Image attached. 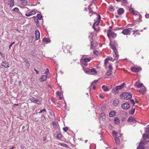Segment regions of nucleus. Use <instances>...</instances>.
Listing matches in <instances>:
<instances>
[{
    "mask_svg": "<svg viewBox=\"0 0 149 149\" xmlns=\"http://www.w3.org/2000/svg\"><path fill=\"white\" fill-rule=\"evenodd\" d=\"M120 97L122 99L127 100L132 97V95L129 93H124L120 95Z\"/></svg>",
    "mask_w": 149,
    "mask_h": 149,
    "instance_id": "f257e3e1",
    "label": "nucleus"
},
{
    "mask_svg": "<svg viewBox=\"0 0 149 149\" xmlns=\"http://www.w3.org/2000/svg\"><path fill=\"white\" fill-rule=\"evenodd\" d=\"M107 35L108 38H110V36L113 38H114L116 37V34L110 30H107Z\"/></svg>",
    "mask_w": 149,
    "mask_h": 149,
    "instance_id": "f03ea898",
    "label": "nucleus"
},
{
    "mask_svg": "<svg viewBox=\"0 0 149 149\" xmlns=\"http://www.w3.org/2000/svg\"><path fill=\"white\" fill-rule=\"evenodd\" d=\"M132 29L130 28H128L127 29H125L123 30L122 33L125 35H130V32L132 30Z\"/></svg>",
    "mask_w": 149,
    "mask_h": 149,
    "instance_id": "7ed1b4c3",
    "label": "nucleus"
},
{
    "mask_svg": "<svg viewBox=\"0 0 149 149\" xmlns=\"http://www.w3.org/2000/svg\"><path fill=\"white\" fill-rule=\"evenodd\" d=\"M121 107L123 109L127 110L130 108V106L129 103H126L123 104L121 105Z\"/></svg>",
    "mask_w": 149,
    "mask_h": 149,
    "instance_id": "20e7f679",
    "label": "nucleus"
},
{
    "mask_svg": "<svg viewBox=\"0 0 149 149\" xmlns=\"http://www.w3.org/2000/svg\"><path fill=\"white\" fill-rule=\"evenodd\" d=\"M98 17L97 19L96 22H95L94 24L93 28L95 30H96L95 29V26H97L99 24L100 21L101 19V17L100 15H98Z\"/></svg>",
    "mask_w": 149,
    "mask_h": 149,
    "instance_id": "39448f33",
    "label": "nucleus"
},
{
    "mask_svg": "<svg viewBox=\"0 0 149 149\" xmlns=\"http://www.w3.org/2000/svg\"><path fill=\"white\" fill-rule=\"evenodd\" d=\"M14 1L13 0H9L8 2V5L9 6V8H12V7L14 5Z\"/></svg>",
    "mask_w": 149,
    "mask_h": 149,
    "instance_id": "423d86ee",
    "label": "nucleus"
},
{
    "mask_svg": "<svg viewBox=\"0 0 149 149\" xmlns=\"http://www.w3.org/2000/svg\"><path fill=\"white\" fill-rule=\"evenodd\" d=\"M23 60L24 62L26 63V68H29L30 67V63L29 62V61H28V60L27 59H26L25 58H23Z\"/></svg>",
    "mask_w": 149,
    "mask_h": 149,
    "instance_id": "0eeeda50",
    "label": "nucleus"
},
{
    "mask_svg": "<svg viewBox=\"0 0 149 149\" xmlns=\"http://www.w3.org/2000/svg\"><path fill=\"white\" fill-rule=\"evenodd\" d=\"M36 12L35 10H32L29 13H27L26 14V16L27 17L31 16L33 15L36 14Z\"/></svg>",
    "mask_w": 149,
    "mask_h": 149,
    "instance_id": "6e6552de",
    "label": "nucleus"
},
{
    "mask_svg": "<svg viewBox=\"0 0 149 149\" xmlns=\"http://www.w3.org/2000/svg\"><path fill=\"white\" fill-rule=\"evenodd\" d=\"M144 143L141 141L140 143V144L137 147V149H145L144 147L143 146Z\"/></svg>",
    "mask_w": 149,
    "mask_h": 149,
    "instance_id": "1a4fd4ad",
    "label": "nucleus"
},
{
    "mask_svg": "<svg viewBox=\"0 0 149 149\" xmlns=\"http://www.w3.org/2000/svg\"><path fill=\"white\" fill-rule=\"evenodd\" d=\"M131 69L132 71L136 72H139L140 69V68L136 67H132Z\"/></svg>",
    "mask_w": 149,
    "mask_h": 149,
    "instance_id": "9d476101",
    "label": "nucleus"
},
{
    "mask_svg": "<svg viewBox=\"0 0 149 149\" xmlns=\"http://www.w3.org/2000/svg\"><path fill=\"white\" fill-rule=\"evenodd\" d=\"M135 85L138 88H140L143 86L142 83H140L138 81L136 82Z\"/></svg>",
    "mask_w": 149,
    "mask_h": 149,
    "instance_id": "9b49d317",
    "label": "nucleus"
},
{
    "mask_svg": "<svg viewBox=\"0 0 149 149\" xmlns=\"http://www.w3.org/2000/svg\"><path fill=\"white\" fill-rule=\"evenodd\" d=\"M134 15H136L139 14V12H137L136 10H129Z\"/></svg>",
    "mask_w": 149,
    "mask_h": 149,
    "instance_id": "f8f14e48",
    "label": "nucleus"
},
{
    "mask_svg": "<svg viewBox=\"0 0 149 149\" xmlns=\"http://www.w3.org/2000/svg\"><path fill=\"white\" fill-rule=\"evenodd\" d=\"M141 87L142 88L140 90H139V91L141 93L143 94L144 93H145L146 90L145 87L144 86H143Z\"/></svg>",
    "mask_w": 149,
    "mask_h": 149,
    "instance_id": "ddd939ff",
    "label": "nucleus"
},
{
    "mask_svg": "<svg viewBox=\"0 0 149 149\" xmlns=\"http://www.w3.org/2000/svg\"><path fill=\"white\" fill-rule=\"evenodd\" d=\"M38 113H42V116L45 117V116L44 115H45L46 114V111L45 109L41 110Z\"/></svg>",
    "mask_w": 149,
    "mask_h": 149,
    "instance_id": "4468645a",
    "label": "nucleus"
},
{
    "mask_svg": "<svg viewBox=\"0 0 149 149\" xmlns=\"http://www.w3.org/2000/svg\"><path fill=\"white\" fill-rule=\"evenodd\" d=\"M35 34L36 39V40H38L39 39L40 36V34L39 31L38 30H36Z\"/></svg>",
    "mask_w": 149,
    "mask_h": 149,
    "instance_id": "2eb2a0df",
    "label": "nucleus"
},
{
    "mask_svg": "<svg viewBox=\"0 0 149 149\" xmlns=\"http://www.w3.org/2000/svg\"><path fill=\"white\" fill-rule=\"evenodd\" d=\"M119 100L118 99H115L113 102V104L115 106H117L119 104Z\"/></svg>",
    "mask_w": 149,
    "mask_h": 149,
    "instance_id": "dca6fc26",
    "label": "nucleus"
},
{
    "mask_svg": "<svg viewBox=\"0 0 149 149\" xmlns=\"http://www.w3.org/2000/svg\"><path fill=\"white\" fill-rule=\"evenodd\" d=\"M80 64L83 67V68H84V66H86L88 65V63H87V62H86L82 61V60H81Z\"/></svg>",
    "mask_w": 149,
    "mask_h": 149,
    "instance_id": "f3484780",
    "label": "nucleus"
},
{
    "mask_svg": "<svg viewBox=\"0 0 149 149\" xmlns=\"http://www.w3.org/2000/svg\"><path fill=\"white\" fill-rule=\"evenodd\" d=\"M124 83H123L121 85L116 86V88L118 90L120 89L123 88L124 87Z\"/></svg>",
    "mask_w": 149,
    "mask_h": 149,
    "instance_id": "a211bd4d",
    "label": "nucleus"
},
{
    "mask_svg": "<svg viewBox=\"0 0 149 149\" xmlns=\"http://www.w3.org/2000/svg\"><path fill=\"white\" fill-rule=\"evenodd\" d=\"M127 121L129 122H131L136 121L135 119L132 117H129Z\"/></svg>",
    "mask_w": 149,
    "mask_h": 149,
    "instance_id": "6ab92c4d",
    "label": "nucleus"
},
{
    "mask_svg": "<svg viewBox=\"0 0 149 149\" xmlns=\"http://www.w3.org/2000/svg\"><path fill=\"white\" fill-rule=\"evenodd\" d=\"M102 88L104 91H109V89L108 88L104 85L102 86Z\"/></svg>",
    "mask_w": 149,
    "mask_h": 149,
    "instance_id": "aec40b11",
    "label": "nucleus"
},
{
    "mask_svg": "<svg viewBox=\"0 0 149 149\" xmlns=\"http://www.w3.org/2000/svg\"><path fill=\"white\" fill-rule=\"evenodd\" d=\"M114 123L116 124H119L120 123V120L117 118H116L114 119Z\"/></svg>",
    "mask_w": 149,
    "mask_h": 149,
    "instance_id": "412c9836",
    "label": "nucleus"
},
{
    "mask_svg": "<svg viewBox=\"0 0 149 149\" xmlns=\"http://www.w3.org/2000/svg\"><path fill=\"white\" fill-rule=\"evenodd\" d=\"M116 114V112L113 111H112L109 113V116L110 117H112L113 116H114Z\"/></svg>",
    "mask_w": 149,
    "mask_h": 149,
    "instance_id": "4be33fe9",
    "label": "nucleus"
},
{
    "mask_svg": "<svg viewBox=\"0 0 149 149\" xmlns=\"http://www.w3.org/2000/svg\"><path fill=\"white\" fill-rule=\"evenodd\" d=\"M47 75H43L40 78V81H44L46 80V78H47Z\"/></svg>",
    "mask_w": 149,
    "mask_h": 149,
    "instance_id": "5701e85b",
    "label": "nucleus"
},
{
    "mask_svg": "<svg viewBox=\"0 0 149 149\" xmlns=\"http://www.w3.org/2000/svg\"><path fill=\"white\" fill-rule=\"evenodd\" d=\"M117 51H113V57H117V58H118V54L117 53Z\"/></svg>",
    "mask_w": 149,
    "mask_h": 149,
    "instance_id": "b1692460",
    "label": "nucleus"
},
{
    "mask_svg": "<svg viewBox=\"0 0 149 149\" xmlns=\"http://www.w3.org/2000/svg\"><path fill=\"white\" fill-rule=\"evenodd\" d=\"M124 12V10H118V14L120 15L123 14Z\"/></svg>",
    "mask_w": 149,
    "mask_h": 149,
    "instance_id": "393cba45",
    "label": "nucleus"
},
{
    "mask_svg": "<svg viewBox=\"0 0 149 149\" xmlns=\"http://www.w3.org/2000/svg\"><path fill=\"white\" fill-rule=\"evenodd\" d=\"M1 65L2 66L6 68H8L9 67V66L8 65L6 64L4 62H2L1 64Z\"/></svg>",
    "mask_w": 149,
    "mask_h": 149,
    "instance_id": "a878e982",
    "label": "nucleus"
},
{
    "mask_svg": "<svg viewBox=\"0 0 149 149\" xmlns=\"http://www.w3.org/2000/svg\"><path fill=\"white\" fill-rule=\"evenodd\" d=\"M143 137L144 138L149 139V134H144Z\"/></svg>",
    "mask_w": 149,
    "mask_h": 149,
    "instance_id": "bb28decb",
    "label": "nucleus"
},
{
    "mask_svg": "<svg viewBox=\"0 0 149 149\" xmlns=\"http://www.w3.org/2000/svg\"><path fill=\"white\" fill-rule=\"evenodd\" d=\"M83 70L84 71L85 73H89V72H90L91 69L88 68H86V69H84V68H83Z\"/></svg>",
    "mask_w": 149,
    "mask_h": 149,
    "instance_id": "cd10ccee",
    "label": "nucleus"
},
{
    "mask_svg": "<svg viewBox=\"0 0 149 149\" xmlns=\"http://www.w3.org/2000/svg\"><path fill=\"white\" fill-rule=\"evenodd\" d=\"M109 45H110L111 47L113 49V51H117L116 49V47L112 45L111 43H110Z\"/></svg>",
    "mask_w": 149,
    "mask_h": 149,
    "instance_id": "c85d7f7f",
    "label": "nucleus"
},
{
    "mask_svg": "<svg viewBox=\"0 0 149 149\" xmlns=\"http://www.w3.org/2000/svg\"><path fill=\"white\" fill-rule=\"evenodd\" d=\"M112 92L115 94H116L118 93V90L117 89V88H113L112 89Z\"/></svg>",
    "mask_w": 149,
    "mask_h": 149,
    "instance_id": "c756f323",
    "label": "nucleus"
},
{
    "mask_svg": "<svg viewBox=\"0 0 149 149\" xmlns=\"http://www.w3.org/2000/svg\"><path fill=\"white\" fill-rule=\"evenodd\" d=\"M115 140L117 144H119V139L118 137H116L115 138Z\"/></svg>",
    "mask_w": 149,
    "mask_h": 149,
    "instance_id": "7c9ffc66",
    "label": "nucleus"
},
{
    "mask_svg": "<svg viewBox=\"0 0 149 149\" xmlns=\"http://www.w3.org/2000/svg\"><path fill=\"white\" fill-rule=\"evenodd\" d=\"M135 112V108L132 109L131 110H130L129 113L131 115H133Z\"/></svg>",
    "mask_w": 149,
    "mask_h": 149,
    "instance_id": "2f4dec72",
    "label": "nucleus"
},
{
    "mask_svg": "<svg viewBox=\"0 0 149 149\" xmlns=\"http://www.w3.org/2000/svg\"><path fill=\"white\" fill-rule=\"evenodd\" d=\"M37 99L35 98L34 97H33L30 98V100L32 102L35 103Z\"/></svg>",
    "mask_w": 149,
    "mask_h": 149,
    "instance_id": "473e14b6",
    "label": "nucleus"
},
{
    "mask_svg": "<svg viewBox=\"0 0 149 149\" xmlns=\"http://www.w3.org/2000/svg\"><path fill=\"white\" fill-rule=\"evenodd\" d=\"M82 61L86 62H87L90 61V59L88 58H84V59H81Z\"/></svg>",
    "mask_w": 149,
    "mask_h": 149,
    "instance_id": "72a5a7b5",
    "label": "nucleus"
},
{
    "mask_svg": "<svg viewBox=\"0 0 149 149\" xmlns=\"http://www.w3.org/2000/svg\"><path fill=\"white\" fill-rule=\"evenodd\" d=\"M21 2L23 5H26L27 3L26 0H22Z\"/></svg>",
    "mask_w": 149,
    "mask_h": 149,
    "instance_id": "f704fd0d",
    "label": "nucleus"
},
{
    "mask_svg": "<svg viewBox=\"0 0 149 149\" xmlns=\"http://www.w3.org/2000/svg\"><path fill=\"white\" fill-rule=\"evenodd\" d=\"M35 103H36V104H38V105L41 104L40 101L38 99H37V100H36V101L35 102Z\"/></svg>",
    "mask_w": 149,
    "mask_h": 149,
    "instance_id": "c9c22d12",
    "label": "nucleus"
},
{
    "mask_svg": "<svg viewBox=\"0 0 149 149\" xmlns=\"http://www.w3.org/2000/svg\"><path fill=\"white\" fill-rule=\"evenodd\" d=\"M59 144L61 145V146H63L64 147H67L68 146V145L66 144H64V143H59Z\"/></svg>",
    "mask_w": 149,
    "mask_h": 149,
    "instance_id": "e433bc0d",
    "label": "nucleus"
},
{
    "mask_svg": "<svg viewBox=\"0 0 149 149\" xmlns=\"http://www.w3.org/2000/svg\"><path fill=\"white\" fill-rule=\"evenodd\" d=\"M56 137L58 139H60L62 137V135L61 134H57L56 136Z\"/></svg>",
    "mask_w": 149,
    "mask_h": 149,
    "instance_id": "4c0bfd02",
    "label": "nucleus"
},
{
    "mask_svg": "<svg viewBox=\"0 0 149 149\" xmlns=\"http://www.w3.org/2000/svg\"><path fill=\"white\" fill-rule=\"evenodd\" d=\"M37 18H38V19H39V20L41 19L42 17V16L40 14H38L37 15Z\"/></svg>",
    "mask_w": 149,
    "mask_h": 149,
    "instance_id": "58836bf2",
    "label": "nucleus"
},
{
    "mask_svg": "<svg viewBox=\"0 0 149 149\" xmlns=\"http://www.w3.org/2000/svg\"><path fill=\"white\" fill-rule=\"evenodd\" d=\"M90 72H91L92 73H95L96 72V70H95V69L93 68L92 69H91Z\"/></svg>",
    "mask_w": 149,
    "mask_h": 149,
    "instance_id": "ea45409f",
    "label": "nucleus"
},
{
    "mask_svg": "<svg viewBox=\"0 0 149 149\" xmlns=\"http://www.w3.org/2000/svg\"><path fill=\"white\" fill-rule=\"evenodd\" d=\"M111 74V71L110 70L109 71H108L107 73V75L108 76H110Z\"/></svg>",
    "mask_w": 149,
    "mask_h": 149,
    "instance_id": "a19ab883",
    "label": "nucleus"
},
{
    "mask_svg": "<svg viewBox=\"0 0 149 149\" xmlns=\"http://www.w3.org/2000/svg\"><path fill=\"white\" fill-rule=\"evenodd\" d=\"M145 131L146 132L149 133V125L148 126L146 127Z\"/></svg>",
    "mask_w": 149,
    "mask_h": 149,
    "instance_id": "79ce46f5",
    "label": "nucleus"
},
{
    "mask_svg": "<svg viewBox=\"0 0 149 149\" xmlns=\"http://www.w3.org/2000/svg\"><path fill=\"white\" fill-rule=\"evenodd\" d=\"M97 45V43H93L92 45L91 44V45L93 47H95Z\"/></svg>",
    "mask_w": 149,
    "mask_h": 149,
    "instance_id": "37998d69",
    "label": "nucleus"
},
{
    "mask_svg": "<svg viewBox=\"0 0 149 149\" xmlns=\"http://www.w3.org/2000/svg\"><path fill=\"white\" fill-rule=\"evenodd\" d=\"M98 81L97 80H94L91 83V85H94Z\"/></svg>",
    "mask_w": 149,
    "mask_h": 149,
    "instance_id": "c03bdc74",
    "label": "nucleus"
},
{
    "mask_svg": "<svg viewBox=\"0 0 149 149\" xmlns=\"http://www.w3.org/2000/svg\"><path fill=\"white\" fill-rule=\"evenodd\" d=\"M43 41L45 42H48V40L46 38H44L43 39Z\"/></svg>",
    "mask_w": 149,
    "mask_h": 149,
    "instance_id": "a18cd8bd",
    "label": "nucleus"
},
{
    "mask_svg": "<svg viewBox=\"0 0 149 149\" xmlns=\"http://www.w3.org/2000/svg\"><path fill=\"white\" fill-rule=\"evenodd\" d=\"M105 116L104 115H103V116L100 118V119H101V120H105Z\"/></svg>",
    "mask_w": 149,
    "mask_h": 149,
    "instance_id": "49530a36",
    "label": "nucleus"
},
{
    "mask_svg": "<svg viewBox=\"0 0 149 149\" xmlns=\"http://www.w3.org/2000/svg\"><path fill=\"white\" fill-rule=\"evenodd\" d=\"M130 101L131 103H132L133 104V105H134V104H135L134 102V101L133 100L131 99L130 100Z\"/></svg>",
    "mask_w": 149,
    "mask_h": 149,
    "instance_id": "de8ad7c7",
    "label": "nucleus"
},
{
    "mask_svg": "<svg viewBox=\"0 0 149 149\" xmlns=\"http://www.w3.org/2000/svg\"><path fill=\"white\" fill-rule=\"evenodd\" d=\"M63 130L66 132L68 130V128L67 127H64L63 128Z\"/></svg>",
    "mask_w": 149,
    "mask_h": 149,
    "instance_id": "09e8293b",
    "label": "nucleus"
},
{
    "mask_svg": "<svg viewBox=\"0 0 149 149\" xmlns=\"http://www.w3.org/2000/svg\"><path fill=\"white\" fill-rule=\"evenodd\" d=\"M89 14L90 16H91L93 14V12L92 10H91L89 12Z\"/></svg>",
    "mask_w": 149,
    "mask_h": 149,
    "instance_id": "8fccbe9b",
    "label": "nucleus"
},
{
    "mask_svg": "<svg viewBox=\"0 0 149 149\" xmlns=\"http://www.w3.org/2000/svg\"><path fill=\"white\" fill-rule=\"evenodd\" d=\"M112 45L113 46L116 47L117 46V43L115 42H114Z\"/></svg>",
    "mask_w": 149,
    "mask_h": 149,
    "instance_id": "3c124183",
    "label": "nucleus"
},
{
    "mask_svg": "<svg viewBox=\"0 0 149 149\" xmlns=\"http://www.w3.org/2000/svg\"><path fill=\"white\" fill-rule=\"evenodd\" d=\"M122 2L123 3H127V1L126 0H122Z\"/></svg>",
    "mask_w": 149,
    "mask_h": 149,
    "instance_id": "603ef678",
    "label": "nucleus"
},
{
    "mask_svg": "<svg viewBox=\"0 0 149 149\" xmlns=\"http://www.w3.org/2000/svg\"><path fill=\"white\" fill-rule=\"evenodd\" d=\"M61 93L60 92L58 91L57 92L56 94L58 95V96H60L61 95Z\"/></svg>",
    "mask_w": 149,
    "mask_h": 149,
    "instance_id": "864d4df0",
    "label": "nucleus"
},
{
    "mask_svg": "<svg viewBox=\"0 0 149 149\" xmlns=\"http://www.w3.org/2000/svg\"><path fill=\"white\" fill-rule=\"evenodd\" d=\"M145 17L146 18H148L149 17V14H146V15H145Z\"/></svg>",
    "mask_w": 149,
    "mask_h": 149,
    "instance_id": "5fc2aeb1",
    "label": "nucleus"
},
{
    "mask_svg": "<svg viewBox=\"0 0 149 149\" xmlns=\"http://www.w3.org/2000/svg\"><path fill=\"white\" fill-rule=\"evenodd\" d=\"M34 21H35V22L36 23H38L39 21L38 19H35Z\"/></svg>",
    "mask_w": 149,
    "mask_h": 149,
    "instance_id": "6e6d98bb",
    "label": "nucleus"
},
{
    "mask_svg": "<svg viewBox=\"0 0 149 149\" xmlns=\"http://www.w3.org/2000/svg\"><path fill=\"white\" fill-rule=\"evenodd\" d=\"M108 59H107V58H106L105 60V61H104V62H105V64H106L108 62Z\"/></svg>",
    "mask_w": 149,
    "mask_h": 149,
    "instance_id": "4d7b16f0",
    "label": "nucleus"
},
{
    "mask_svg": "<svg viewBox=\"0 0 149 149\" xmlns=\"http://www.w3.org/2000/svg\"><path fill=\"white\" fill-rule=\"evenodd\" d=\"M94 53L95 54L97 55H98V52L97 51H95L94 52Z\"/></svg>",
    "mask_w": 149,
    "mask_h": 149,
    "instance_id": "13d9d810",
    "label": "nucleus"
},
{
    "mask_svg": "<svg viewBox=\"0 0 149 149\" xmlns=\"http://www.w3.org/2000/svg\"><path fill=\"white\" fill-rule=\"evenodd\" d=\"M113 135H116L117 134V133L115 131H113Z\"/></svg>",
    "mask_w": 149,
    "mask_h": 149,
    "instance_id": "bf43d9fd",
    "label": "nucleus"
},
{
    "mask_svg": "<svg viewBox=\"0 0 149 149\" xmlns=\"http://www.w3.org/2000/svg\"><path fill=\"white\" fill-rule=\"evenodd\" d=\"M108 68L110 69L111 70L112 68V66L111 65H109L108 66Z\"/></svg>",
    "mask_w": 149,
    "mask_h": 149,
    "instance_id": "052dcab7",
    "label": "nucleus"
},
{
    "mask_svg": "<svg viewBox=\"0 0 149 149\" xmlns=\"http://www.w3.org/2000/svg\"><path fill=\"white\" fill-rule=\"evenodd\" d=\"M34 70L36 72V73L37 74H38V72L37 70H36V69L35 68L34 69Z\"/></svg>",
    "mask_w": 149,
    "mask_h": 149,
    "instance_id": "680f3d73",
    "label": "nucleus"
},
{
    "mask_svg": "<svg viewBox=\"0 0 149 149\" xmlns=\"http://www.w3.org/2000/svg\"><path fill=\"white\" fill-rule=\"evenodd\" d=\"M113 6H111L109 7V9H113Z\"/></svg>",
    "mask_w": 149,
    "mask_h": 149,
    "instance_id": "e2e57ef3",
    "label": "nucleus"
},
{
    "mask_svg": "<svg viewBox=\"0 0 149 149\" xmlns=\"http://www.w3.org/2000/svg\"><path fill=\"white\" fill-rule=\"evenodd\" d=\"M47 70H48V71H46L45 72V73L46 74H47L49 72V70H48V68H47Z\"/></svg>",
    "mask_w": 149,
    "mask_h": 149,
    "instance_id": "0e129e2a",
    "label": "nucleus"
},
{
    "mask_svg": "<svg viewBox=\"0 0 149 149\" xmlns=\"http://www.w3.org/2000/svg\"><path fill=\"white\" fill-rule=\"evenodd\" d=\"M99 97H100V98H104V97L102 96L101 95H99Z\"/></svg>",
    "mask_w": 149,
    "mask_h": 149,
    "instance_id": "69168bd1",
    "label": "nucleus"
},
{
    "mask_svg": "<svg viewBox=\"0 0 149 149\" xmlns=\"http://www.w3.org/2000/svg\"><path fill=\"white\" fill-rule=\"evenodd\" d=\"M21 8H24V9L27 8L26 7H25V6H23L22 7H21Z\"/></svg>",
    "mask_w": 149,
    "mask_h": 149,
    "instance_id": "338daca9",
    "label": "nucleus"
},
{
    "mask_svg": "<svg viewBox=\"0 0 149 149\" xmlns=\"http://www.w3.org/2000/svg\"><path fill=\"white\" fill-rule=\"evenodd\" d=\"M103 115H104V113H102L100 114V116L101 117H102L103 116Z\"/></svg>",
    "mask_w": 149,
    "mask_h": 149,
    "instance_id": "774afa93",
    "label": "nucleus"
}]
</instances>
